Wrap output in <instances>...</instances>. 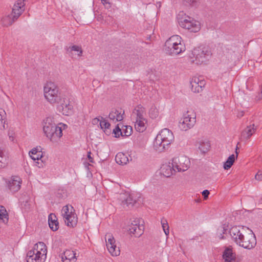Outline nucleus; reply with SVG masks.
I'll return each mask as SVG.
<instances>
[{"label":"nucleus","mask_w":262,"mask_h":262,"mask_svg":"<svg viewBox=\"0 0 262 262\" xmlns=\"http://www.w3.org/2000/svg\"><path fill=\"white\" fill-rule=\"evenodd\" d=\"M45 98L51 104H58L57 109L64 115L68 116L72 112L73 106L69 99L62 95L57 86L53 82H48L44 86Z\"/></svg>","instance_id":"f257e3e1"},{"label":"nucleus","mask_w":262,"mask_h":262,"mask_svg":"<svg viewBox=\"0 0 262 262\" xmlns=\"http://www.w3.org/2000/svg\"><path fill=\"white\" fill-rule=\"evenodd\" d=\"M249 228L246 227L234 226L230 230V234L232 238L239 246L248 249L253 248L256 245V239L253 232L249 231L246 232Z\"/></svg>","instance_id":"f03ea898"},{"label":"nucleus","mask_w":262,"mask_h":262,"mask_svg":"<svg viewBox=\"0 0 262 262\" xmlns=\"http://www.w3.org/2000/svg\"><path fill=\"white\" fill-rule=\"evenodd\" d=\"M60 126H57L53 122V118L47 117L45 122L43 130L46 136L52 142H57L62 136V128L64 129L68 126L66 124L60 123Z\"/></svg>","instance_id":"7ed1b4c3"},{"label":"nucleus","mask_w":262,"mask_h":262,"mask_svg":"<svg viewBox=\"0 0 262 262\" xmlns=\"http://www.w3.org/2000/svg\"><path fill=\"white\" fill-rule=\"evenodd\" d=\"M173 140L174 136L170 130L168 128L162 129L155 139L154 148L159 152H163L168 149Z\"/></svg>","instance_id":"20e7f679"},{"label":"nucleus","mask_w":262,"mask_h":262,"mask_svg":"<svg viewBox=\"0 0 262 262\" xmlns=\"http://www.w3.org/2000/svg\"><path fill=\"white\" fill-rule=\"evenodd\" d=\"M164 50L167 54L177 55L186 50L185 44L182 42V38L179 35H173L167 39L164 45Z\"/></svg>","instance_id":"39448f33"},{"label":"nucleus","mask_w":262,"mask_h":262,"mask_svg":"<svg viewBox=\"0 0 262 262\" xmlns=\"http://www.w3.org/2000/svg\"><path fill=\"white\" fill-rule=\"evenodd\" d=\"M191 58H195L192 62L196 64H201L208 60L211 56L210 49L208 47L200 46L195 48L192 52Z\"/></svg>","instance_id":"423d86ee"},{"label":"nucleus","mask_w":262,"mask_h":262,"mask_svg":"<svg viewBox=\"0 0 262 262\" xmlns=\"http://www.w3.org/2000/svg\"><path fill=\"white\" fill-rule=\"evenodd\" d=\"M179 25L183 28L192 32H197L200 29V23L193 18L185 16L184 17H178Z\"/></svg>","instance_id":"0eeeda50"},{"label":"nucleus","mask_w":262,"mask_h":262,"mask_svg":"<svg viewBox=\"0 0 262 262\" xmlns=\"http://www.w3.org/2000/svg\"><path fill=\"white\" fill-rule=\"evenodd\" d=\"M190 161L184 156L174 157L172 160L171 165L177 172L185 171L189 167Z\"/></svg>","instance_id":"6e6552de"},{"label":"nucleus","mask_w":262,"mask_h":262,"mask_svg":"<svg viewBox=\"0 0 262 262\" xmlns=\"http://www.w3.org/2000/svg\"><path fill=\"white\" fill-rule=\"evenodd\" d=\"M144 229V226L141 224V221L136 219L129 225L128 231L130 234H133L135 237H139L143 233Z\"/></svg>","instance_id":"1a4fd4ad"},{"label":"nucleus","mask_w":262,"mask_h":262,"mask_svg":"<svg viewBox=\"0 0 262 262\" xmlns=\"http://www.w3.org/2000/svg\"><path fill=\"white\" fill-rule=\"evenodd\" d=\"M195 122V117H191L188 115H185L180 120L179 127L181 130L186 131L192 128Z\"/></svg>","instance_id":"9d476101"},{"label":"nucleus","mask_w":262,"mask_h":262,"mask_svg":"<svg viewBox=\"0 0 262 262\" xmlns=\"http://www.w3.org/2000/svg\"><path fill=\"white\" fill-rule=\"evenodd\" d=\"M139 198V196H137V195L128 192L120 195V199L122 200L123 205L126 204L129 207H133Z\"/></svg>","instance_id":"9b49d317"},{"label":"nucleus","mask_w":262,"mask_h":262,"mask_svg":"<svg viewBox=\"0 0 262 262\" xmlns=\"http://www.w3.org/2000/svg\"><path fill=\"white\" fill-rule=\"evenodd\" d=\"M21 179L18 176H13L7 183V186L12 192H16L20 189L21 184Z\"/></svg>","instance_id":"f8f14e48"},{"label":"nucleus","mask_w":262,"mask_h":262,"mask_svg":"<svg viewBox=\"0 0 262 262\" xmlns=\"http://www.w3.org/2000/svg\"><path fill=\"white\" fill-rule=\"evenodd\" d=\"M25 3L24 0H17L12 8V15L14 19H17L24 11Z\"/></svg>","instance_id":"ddd939ff"},{"label":"nucleus","mask_w":262,"mask_h":262,"mask_svg":"<svg viewBox=\"0 0 262 262\" xmlns=\"http://www.w3.org/2000/svg\"><path fill=\"white\" fill-rule=\"evenodd\" d=\"M46 258V256L35 252V250H30L27 254V262H43Z\"/></svg>","instance_id":"4468645a"},{"label":"nucleus","mask_w":262,"mask_h":262,"mask_svg":"<svg viewBox=\"0 0 262 262\" xmlns=\"http://www.w3.org/2000/svg\"><path fill=\"white\" fill-rule=\"evenodd\" d=\"M223 258L227 262H235V254L233 252L231 246L225 248L223 253Z\"/></svg>","instance_id":"2eb2a0df"},{"label":"nucleus","mask_w":262,"mask_h":262,"mask_svg":"<svg viewBox=\"0 0 262 262\" xmlns=\"http://www.w3.org/2000/svg\"><path fill=\"white\" fill-rule=\"evenodd\" d=\"M124 114V111H120L117 109H113L110 113L108 117L111 120H112L114 122L121 121L123 119V115Z\"/></svg>","instance_id":"dca6fc26"},{"label":"nucleus","mask_w":262,"mask_h":262,"mask_svg":"<svg viewBox=\"0 0 262 262\" xmlns=\"http://www.w3.org/2000/svg\"><path fill=\"white\" fill-rule=\"evenodd\" d=\"M32 250H35V252L39 254V255H41L42 256H46L47 248L45 244L43 242H40L36 244Z\"/></svg>","instance_id":"f3484780"},{"label":"nucleus","mask_w":262,"mask_h":262,"mask_svg":"<svg viewBox=\"0 0 262 262\" xmlns=\"http://www.w3.org/2000/svg\"><path fill=\"white\" fill-rule=\"evenodd\" d=\"M256 128L254 124L248 126L241 134V138L243 140L248 139L255 132Z\"/></svg>","instance_id":"a211bd4d"},{"label":"nucleus","mask_w":262,"mask_h":262,"mask_svg":"<svg viewBox=\"0 0 262 262\" xmlns=\"http://www.w3.org/2000/svg\"><path fill=\"white\" fill-rule=\"evenodd\" d=\"M161 170L163 174L166 177H170L172 174H174L177 171L176 169L173 167L172 165L170 163L169 165H164L161 167Z\"/></svg>","instance_id":"6ab92c4d"},{"label":"nucleus","mask_w":262,"mask_h":262,"mask_svg":"<svg viewBox=\"0 0 262 262\" xmlns=\"http://www.w3.org/2000/svg\"><path fill=\"white\" fill-rule=\"evenodd\" d=\"M65 223L67 225L70 227H74L76 226L77 224L78 219L75 216L74 214H65L64 216Z\"/></svg>","instance_id":"aec40b11"},{"label":"nucleus","mask_w":262,"mask_h":262,"mask_svg":"<svg viewBox=\"0 0 262 262\" xmlns=\"http://www.w3.org/2000/svg\"><path fill=\"white\" fill-rule=\"evenodd\" d=\"M48 224L51 229L53 231H57L59 228V225L56 216L53 214L49 215Z\"/></svg>","instance_id":"412c9836"},{"label":"nucleus","mask_w":262,"mask_h":262,"mask_svg":"<svg viewBox=\"0 0 262 262\" xmlns=\"http://www.w3.org/2000/svg\"><path fill=\"white\" fill-rule=\"evenodd\" d=\"M145 114V108L141 105L137 106L133 112V115L136 116V119H145L144 117Z\"/></svg>","instance_id":"4be33fe9"},{"label":"nucleus","mask_w":262,"mask_h":262,"mask_svg":"<svg viewBox=\"0 0 262 262\" xmlns=\"http://www.w3.org/2000/svg\"><path fill=\"white\" fill-rule=\"evenodd\" d=\"M115 160L117 163L122 165L126 164L129 161L127 156L123 152L118 153L116 156Z\"/></svg>","instance_id":"5701e85b"},{"label":"nucleus","mask_w":262,"mask_h":262,"mask_svg":"<svg viewBox=\"0 0 262 262\" xmlns=\"http://www.w3.org/2000/svg\"><path fill=\"white\" fill-rule=\"evenodd\" d=\"M76 253L73 251L70 250H67L61 256V258L63 261L64 260H68L69 262L76 259Z\"/></svg>","instance_id":"b1692460"},{"label":"nucleus","mask_w":262,"mask_h":262,"mask_svg":"<svg viewBox=\"0 0 262 262\" xmlns=\"http://www.w3.org/2000/svg\"><path fill=\"white\" fill-rule=\"evenodd\" d=\"M200 79L198 77H193L190 81L191 90L194 93H200L202 90L201 86H199Z\"/></svg>","instance_id":"393cba45"},{"label":"nucleus","mask_w":262,"mask_h":262,"mask_svg":"<svg viewBox=\"0 0 262 262\" xmlns=\"http://www.w3.org/2000/svg\"><path fill=\"white\" fill-rule=\"evenodd\" d=\"M147 122L146 119H136L135 127L136 129L140 133L144 132L146 129L145 123Z\"/></svg>","instance_id":"a878e982"},{"label":"nucleus","mask_w":262,"mask_h":262,"mask_svg":"<svg viewBox=\"0 0 262 262\" xmlns=\"http://www.w3.org/2000/svg\"><path fill=\"white\" fill-rule=\"evenodd\" d=\"M17 19H14V15H12V13L10 15H8L2 19V21L3 26H9L12 25V24L16 21Z\"/></svg>","instance_id":"bb28decb"},{"label":"nucleus","mask_w":262,"mask_h":262,"mask_svg":"<svg viewBox=\"0 0 262 262\" xmlns=\"http://www.w3.org/2000/svg\"><path fill=\"white\" fill-rule=\"evenodd\" d=\"M210 144L207 140L201 141L199 143V149L203 154L207 152L210 149Z\"/></svg>","instance_id":"cd10ccee"},{"label":"nucleus","mask_w":262,"mask_h":262,"mask_svg":"<svg viewBox=\"0 0 262 262\" xmlns=\"http://www.w3.org/2000/svg\"><path fill=\"white\" fill-rule=\"evenodd\" d=\"M100 118L101 120L98 119V121H100V125L101 129H103L104 132L110 133V131L108 130L110 129V123L102 117Z\"/></svg>","instance_id":"c85d7f7f"},{"label":"nucleus","mask_w":262,"mask_h":262,"mask_svg":"<svg viewBox=\"0 0 262 262\" xmlns=\"http://www.w3.org/2000/svg\"><path fill=\"white\" fill-rule=\"evenodd\" d=\"M106 247L109 252L113 256H118L119 255L120 250L118 247H117L115 243L111 245L110 244V245H107Z\"/></svg>","instance_id":"c756f323"},{"label":"nucleus","mask_w":262,"mask_h":262,"mask_svg":"<svg viewBox=\"0 0 262 262\" xmlns=\"http://www.w3.org/2000/svg\"><path fill=\"white\" fill-rule=\"evenodd\" d=\"M235 159V156L234 154L230 155L224 164V168L225 170H228L229 169L232 165L233 164Z\"/></svg>","instance_id":"7c9ffc66"},{"label":"nucleus","mask_w":262,"mask_h":262,"mask_svg":"<svg viewBox=\"0 0 262 262\" xmlns=\"http://www.w3.org/2000/svg\"><path fill=\"white\" fill-rule=\"evenodd\" d=\"M29 156L34 161L41 159L42 157V153L38 151L36 148H33L29 151Z\"/></svg>","instance_id":"2f4dec72"},{"label":"nucleus","mask_w":262,"mask_h":262,"mask_svg":"<svg viewBox=\"0 0 262 262\" xmlns=\"http://www.w3.org/2000/svg\"><path fill=\"white\" fill-rule=\"evenodd\" d=\"M1 208H2V210L0 212V222L6 224L9 220L8 214L4 206H1Z\"/></svg>","instance_id":"473e14b6"},{"label":"nucleus","mask_w":262,"mask_h":262,"mask_svg":"<svg viewBox=\"0 0 262 262\" xmlns=\"http://www.w3.org/2000/svg\"><path fill=\"white\" fill-rule=\"evenodd\" d=\"M125 129L122 128V131L121 132V135L122 136H126L128 137L131 135L132 133V127L130 126H125Z\"/></svg>","instance_id":"72a5a7b5"},{"label":"nucleus","mask_w":262,"mask_h":262,"mask_svg":"<svg viewBox=\"0 0 262 262\" xmlns=\"http://www.w3.org/2000/svg\"><path fill=\"white\" fill-rule=\"evenodd\" d=\"M161 223L163 230L165 234L166 235H168L169 234V226H168L167 221L165 219L163 218L161 220Z\"/></svg>","instance_id":"f704fd0d"},{"label":"nucleus","mask_w":262,"mask_h":262,"mask_svg":"<svg viewBox=\"0 0 262 262\" xmlns=\"http://www.w3.org/2000/svg\"><path fill=\"white\" fill-rule=\"evenodd\" d=\"M149 116L152 119L156 118L159 115V112L155 106H152L149 110Z\"/></svg>","instance_id":"c9c22d12"},{"label":"nucleus","mask_w":262,"mask_h":262,"mask_svg":"<svg viewBox=\"0 0 262 262\" xmlns=\"http://www.w3.org/2000/svg\"><path fill=\"white\" fill-rule=\"evenodd\" d=\"M77 51L78 52V56H82V50L81 49V48L79 47L78 46H76V45H74V46H72V47H70L69 48V49H68V51Z\"/></svg>","instance_id":"e433bc0d"},{"label":"nucleus","mask_w":262,"mask_h":262,"mask_svg":"<svg viewBox=\"0 0 262 262\" xmlns=\"http://www.w3.org/2000/svg\"><path fill=\"white\" fill-rule=\"evenodd\" d=\"M6 158L3 151L0 149V168L5 166Z\"/></svg>","instance_id":"4c0bfd02"},{"label":"nucleus","mask_w":262,"mask_h":262,"mask_svg":"<svg viewBox=\"0 0 262 262\" xmlns=\"http://www.w3.org/2000/svg\"><path fill=\"white\" fill-rule=\"evenodd\" d=\"M6 114L5 111L2 109H0V121L2 124H4L3 127L4 129L5 128V123L6 121L5 120V119L6 117Z\"/></svg>","instance_id":"58836bf2"},{"label":"nucleus","mask_w":262,"mask_h":262,"mask_svg":"<svg viewBox=\"0 0 262 262\" xmlns=\"http://www.w3.org/2000/svg\"><path fill=\"white\" fill-rule=\"evenodd\" d=\"M105 240L106 242V246L110 245V244H113L115 243V239L113 237H112L111 235H106L105 236Z\"/></svg>","instance_id":"ea45409f"},{"label":"nucleus","mask_w":262,"mask_h":262,"mask_svg":"<svg viewBox=\"0 0 262 262\" xmlns=\"http://www.w3.org/2000/svg\"><path fill=\"white\" fill-rule=\"evenodd\" d=\"M201 0H185V1L190 6L196 7L200 4Z\"/></svg>","instance_id":"a19ab883"},{"label":"nucleus","mask_w":262,"mask_h":262,"mask_svg":"<svg viewBox=\"0 0 262 262\" xmlns=\"http://www.w3.org/2000/svg\"><path fill=\"white\" fill-rule=\"evenodd\" d=\"M121 131L122 129H121L118 126V125H117L115 128L113 129V133L115 135V137H119V136L121 135Z\"/></svg>","instance_id":"79ce46f5"},{"label":"nucleus","mask_w":262,"mask_h":262,"mask_svg":"<svg viewBox=\"0 0 262 262\" xmlns=\"http://www.w3.org/2000/svg\"><path fill=\"white\" fill-rule=\"evenodd\" d=\"M62 211L63 212L62 214H63V216L64 218V216H65V214L69 215V214H72V211L70 212H69V207L67 205L65 206H64L63 207Z\"/></svg>","instance_id":"37998d69"},{"label":"nucleus","mask_w":262,"mask_h":262,"mask_svg":"<svg viewBox=\"0 0 262 262\" xmlns=\"http://www.w3.org/2000/svg\"><path fill=\"white\" fill-rule=\"evenodd\" d=\"M113 21V18L112 16H110L109 15H107L105 14V19H104V23L106 24H110L111 23H112Z\"/></svg>","instance_id":"c03bdc74"},{"label":"nucleus","mask_w":262,"mask_h":262,"mask_svg":"<svg viewBox=\"0 0 262 262\" xmlns=\"http://www.w3.org/2000/svg\"><path fill=\"white\" fill-rule=\"evenodd\" d=\"M255 178L258 181H262V171H259L255 175Z\"/></svg>","instance_id":"a18cd8bd"},{"label":"nucleus","mask_w":262,"mask_h":262,"mask_svg":"<svg viewBox=\"0 0 262 262\" xmlns=\"http://www.w3.org/2000/svg\"><path fill=\"white\" fill-rule=\"evenodd\" d=\"M202 193L204 196V199L205 200H206L208 198V195H209L210 192L208 190H204L203 191Z\"/></svg>","instance_id":"49530a36"},{"label":"nucleus","mask_w":262,"mask_h":262,"mask_svg":"<svg viewBox=\"0 0 262 262\" xmlns=\"http://www.w3.org/2000/svg\"><path fill=\"white\" fill-rule=\"evenodd\" d=\"M105 16V15L100 14V15H98L97 19L98 21H104Z\"/></svg>","instance_id":"de8ad7c7"},{"label":"nucleus","mask_w":262,"mask_h":262,"mask_svg":"<svg viewBox=\"0 0 262 262\" xmlns=\"http://www.w3.org/2000/svg\"><path fill=\"white\" fill-rule=\"evenodd\" d=\"M91 153L90 151L88 153V158L90 162L93 163V158L91 157Z\"/></svg>","instance_id":"09e8293b"},{"label":"nucleus","mask_w":262,"mask_h":262,"mask_svg":"<svg viewBox=\"0 0 262 262\" xmlns=\"http://www.w3.org/2000/svg\"><path fill=\"white\" fill-rule=\"evenodd\" d=\"M205 81L204 80H202V79H200V82H199V86H201V88H203V87L205 85Z\"/></svg>","instance_id":"8fccbe9b"},{"label":"nucleus","mask_w":262,"mask_h":262,"mask_svg":"<svg viewBox=\"0 0 262 262\" xmlns=\"http://www.w3.org/2000/svg\"><path fill=\"white\" fill-rule=\"evenodd\" d=\"M101 2H102L103 4V5H105V4H108L109 5H110V3L107 1V0H101Z\"/></svg>","instance_id":"3c124183"},{"label":"nucleus","mask_w":262,"mask_h":262,"mask_svg":"<svg viewBox=\"0 0 262 262\" xmlns=\"http://www.w3.org/2000/svg\"><path fill=\"white\" fill-rule=\"evenodd\" d=\"M9 139L10 140H11L12 141H13V140H14V138L13 136H10V133H9Z\"/></svg>","instance_id":"603ef678"},{"label":"nucleus","mask_w":262,"mask_h":262,"mask_svg":"<svg viewBox=\"0 0 262 262\" xmlns=\"http://www.w3.org/2000/svg\"><path fill=\"white\" fill-rule=\"evenodd\" d=\"M237 148V147H236V150H235V154H236V156H235V158H237L238 154Z\"/></svg>","instance_id":"864d4df0"},{"label":"nucleus","mask_w":262,"mask_h":262,"mask_svg":"<svg viewBox=\"0 0 262 262\" xmlns=\"http://www.w3.org/2000/svg\"><path fill=\"white\" fill-rule=\"evenodd\" d=\"M243 116V113H241V114H239V115H238V117H241V116Z\"/></svg>","instance_id":"5fc2aeb1"},{"label":"nucleus","mask_w":262,"mask_h":262,"mask_svg":"<svg viewBox=\"0 0 262 262\" xmlns=\"http://www.w3.org/2000/svg\"><path fill=\"white\" fill-rule=\"evenodd\" d=\"M220 238L223 239L224 238V236H223L222 234H221V236L220 237Z\"/></svg>","instance_id":"6e6d98bb"},{"label":"nucleus","mask_w":262,"mask_h":262,"mask_svg":"<svg viewBox=\"0 0 262 262\" xmlns=\"http://www.w3.org/2000/svg\"><path fill=\"white\" fill-rule=\"evenodd\" d=\"M1 206H0V212H1L2 210V208H1Z\"/></svg>","instance_id":"4d7b16f0"},{"label":"nucleus","mask_w":262,"mask_h":262,"mask_svg":"<svg viewBox=\"0 0 262 262\" xmlns=\"http://www.w3.org/2000/svg\"><path fill=\"white\" fill-rule=\"evenodd\" d=\"M223 231H225L224 228H223Z\"/></svg>","instance_id":"13d9d810"},{"label":"nucleus","mask_w":262,"mask_h":262,"mask_svg":"<svg viewBox=\"0 0 262 262\" xmlns=\"http://www.w3.org/2000/svg\"><path fill=\"white\" fill-rule=\"evenodd\" d=\"M26 203H28V201H27V200H26Z\"/></svg>","instance_id":"bf43d9fd"},{"label":"nucleus","mask_w":262,"mask_h":262,"mask_svg":"<svg viewBox=\"0 0 262 262\" xmlns=\"http://www.w3.org/2000/svg\"><path fill=\"white\" fill-rule=\"evenodd\" d=\"M71 209H73V207L71 206Z\"/></svg>","instance_id":"052dcab7"}]
</instances>
